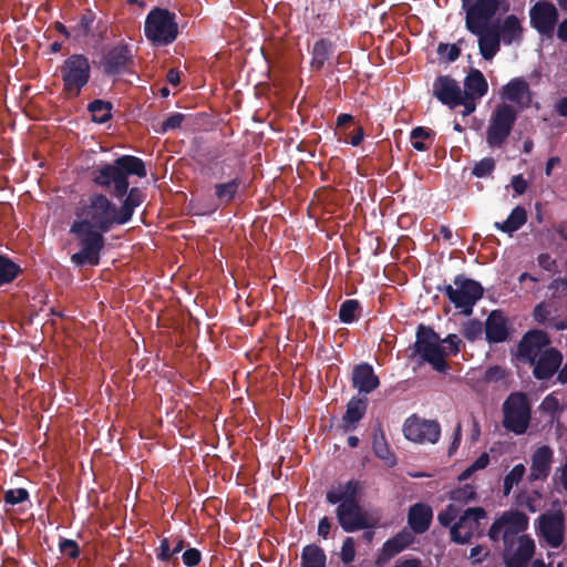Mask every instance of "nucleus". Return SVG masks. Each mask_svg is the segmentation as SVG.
<instances>
[{
	"instance_id": "1",
	"label": "nucleus",
	"mask_w": 567,
	"mask_h": 567,
	"mask_svg": "<svg viewBox=\"0 0 567 567\" xmlns=\"http://www.w3.org/2000/svg\"><path fill=\"white\" fill-rule=\"evenodd\" d=\"M145 198L146 193L136 186L121 200L120 206L106 194L92 193L75 207L74 221L106 234L116 226L128 224Z\"/></svg>"
},
{
	"instance_id": "2",
	"label": "nucleus",
	"mask_w": 567,
	"mask_h": 567,
	"mask_svg": "<svg viewBox=\"0 0 567 567\" xmlns=\"http://www.w3.org/2000/svg\"><path fill=\"white\" fill-rule=\"evenodd\" d=\"M130 176H147L145 163L134 155H122L112 163L93 166L90 172L92 183L109 192L113 198L124 199L134 187H130Z\"/></svg>"
},
{
	"instance_id": "3",
	"label": "nucleus",
	"mask_w": 567,
	"mask_h": 567,
	"mask_svg": "<svg viewBox=\"0 0 567 567\" xmlns=\"http://www.w3.org/2000/svg\"><path fill=\"white\" fill-rule=\"evenodd\" d=\"M496 13V3L491 4L487 0H482L470 10L468 17H465V28L478 37L480 53L485 60H492L501 47L502 40L496 27L489 25Z\"/></svg>"
},
{
	"instance_id": "4",
	"label": "nucleus",
	"mask_w": 567,
	"mask_h": 567,
	"mask_svg": "<svg viewBox=\"0 0 567 567\" xmlns=\"http://www.w3.org/2000/svg\"><path fill=\"white\" fill-rule=\"evenodd\" d=\"M409 358L413 360L419 358V364L429 363L433 370L440 373H446L450 369L444 359V352L441 344V337L431 326L419 324L415 333L414 343L409 347Z\"/></svg>"
},
{
	"instance_id": "5",
	"label": "nucleus",
	"mask_w": 567,
	"mask_h": 567,
	"mask_svg": "<svg viewBox=\"0 0 567 567\" xmlns=\"http://www.w3.org/2000/svg\"><path fill=\"white\" fill-rule=\"evenodd\" d=\"M69 233L74 237L79 247V251L71 256L72 264L76 267L100 265L101 254L105 247V233L74 220L70 225Z\"/></svg>"
},
{
	"instance_id": "6",
	"label": "nucleus",
	"mask_w": 567,
	"mask_h": 567,
	"mask_svg": "<svg viewBox=\"0 0 567 567\" xmlns=\"http://www.w3.org/2000/svg\"><path fill=\"white\" fill-rule=\"evenodd\" d=\"M176 13L165 8L152 9L144 22V34L155 47L172 44L178 37Z\"/></svg>"
},
{
	"instance_id": "7",
	"label": "nucleus",
	"mask_w": 567,
	"mask_h": 567,
	"mask_svg": "<svg viewBox=\"0 0 567 567\" xmlns=\"http://www.w3.org/2000/svg\"><path fill=\"white\" fill-rule=\"evenodd\" d=\"M439 291L443 292L456 309H461L465 316H471L473 307L483 297V286L464 275H457L453 279V285L437 286Z\"/></svg>"
},
{
	"instance_id": "8",
	"label": "nucleus",
	"mask_w": 567,
	"mask_h": 567,
	"mask_svg": "<svg viewBox=\"0 0 567 567\" xmlns=\"http://www.w3.org/2000/svg\"><path fill=\"white\" fill-rule=\"evenodd\" d=\"M63 92L69 97H78L91 79V63L83 53H73L59 68Z\"/></svg>"
},
{
	"instance_id": "9",
	"label": "nucleus",
	"mask_w": 567,
	"mask_h": 567,
	"mask_svg": "<svg viewBox=\"0 0 567 567\" xmlns=\"http://www.w3.org/2000/svg\"><path fill=\"white\" fill-rule=\"evenodd\" d=\"M530 413L527 395L523 392H513L503 403V426L516 435H522L529 426Z\"/></svg>"
},
{
	"instance_id": "10",
	"label": "nucleus",
	"mask_w": 567,
	"mask_h": 567,
	"mask_svg": "<svg viewBox=\"0 0 567 567\" xmlns=\"http://www.w3.org/2000/svg\"><path fill=\"white\" fill-rule=\"evenodd\" d=\"M101 68L104 75L117 76L122 74H133L135 59L132 48L125 41H120L107 47L101 55Z\"/></svg>"
},
{
	"instance_id": "11",
	"label": "nucleus",
	"mask_w": 567,
	"mask_h": 567,
	"mask_svg": "<svg viewBox=\"0 0 567 567\" xmlns=\"http://www.w3.org/2000/svg\"><path fill=\"white\" fill-rule=\"evenodd\" d=\"M517 120L516 109L507 103L496 106L486 130V143L489 147H502L509 137Z\"/></svg>"
},
{
	"instance_id": "12",
	"label": "nucleus",
	"mask_w": 567,
	"mask_h": 567,
	"mask_svg": "<svg viewBox=\"0 0 567 567\" xmlns=\"http://www.w3.org/2000/svg\"><path fill=\"white\" fill-rule=\"evenodd\" d=\"M528 527V517L519 511H507L501 517L494 520L488 530V537L492 542H498L501 536L503 544H509L519 538L520 533Z\"/></svg>"
},
{
	"instance_id": "13",
	"label": "nucleus",
	"mask_w": 567,
	"mask_h": 567,
	"mask_svg": "<svg viewBox=\"0 0 567 567\" xmlns=\"http://www.w3.org/2000/svg\"><path fill=\"white\" fill-rule=\"evenodd\" d=\"M486 518L483 507L467 508L456 523L451 526V539L456 544H468L474 536H482L481 519Z\"/></svg>"
},
{
	"instance_id": "14",
	"label": "nucleus",
	"mask_w": 567,
	"mask_h": 567,
	"mask_svg": "<svg viewBox=\"0 0 567 567\" xmlns=\"http://www.w3.org/2000/svg\"><path fill=\"white\" fill-rule=\"evenodd\" d=\"M245 167L244 156L234 150L213 156L205 166L208 174L219 181L226 177L230 179L236 175L241 176Z\"/></svg>"
},
{
	"instance_id": "15",
	"label": "nucleus",
	"mask_w": 567,
	"mask_h": 567,
	"mask_svg": "<svg viewBox=\"0 0 567 567\" xmlns=\"http://www.w3.org/2000/svg\"><path fill=\"white\" fill-rule=\"evenodd\" d=\"M558 19L559 12L550 1H537L529 9V23L543 37L554 35Z\"/></svg>"
},
{
	"instance_id": "16",
	"label": "nucleus",
	"mask_w": 567,
	"mask_h": 567,
	"mask_svg": "<svg viewBox=\"0 0 567 567\" xmlns=\"http://www.w3.org/2000/svg\"><path fill=\"white\" fill-rule=\"evenodd\" d=\"M550 337L546 331L528 330L517 344L516 357L525 364L533 363L546 348H550Z\"/></svg>"
},
{
	"instance_id": "17",
	"label": "nucleus",
	"mask_w": 567,
	"mask_h": 567,
	"mask_svg": "<svg viewBox=\"0 0 567 567\" xmlns=\"http://www.w3.org/2000/svg\"><path fill=\"white\" fill-rule=\"evenodd\" d=\"M535 554V542L527 535L504 544V567H527Z\"/></svg>"
},
{
	"instance_id": "18",
	"label": "nucleus",
	"mask_w": 567,
	"mask_h": 567,
	"mask_svg": "<svg viewBox=\"0 0 567 567\" xmlns=\"http://www.w3.org/2000/svg\"><path fill=\"white\" fill-rule=\"evenodd\" d=\"M406 440L416 443H436L441 436V426L437 421L422 420L416 416L406 419L403 425Z\"/></svg>"
},
{
	"instance_id": "19",
	"label": "nucleus",
	"mask_w": 567,
	"mask_h": 567,
	"mask_svg": "<svg viewBox=\"0 0 567 567\" xmlns=\"http://www.w3.org/2000/svg\"><path fill=\"white\" fill-rule=\"evenodd\" d=\"M336 516L340 527L346 533L370 528L368 514L360 505V502L341 503L336 508Z\"/></svg>"
},
{
	"instance_id": "20",
	"label": "nucleus",
	"mask_w": 567,
	"mask_h": 567,
	"mask_svg": "<svg viewBox=\"0 0 567 567\" xmlns=\"http://www.w3.org/2000/svg\"><path fill=\"white\" fill-rule=\"evenodd\" d=\"M539 535L551 548H558L564 540L565 516L560 509L546 512L538 518Z\"/></svg>"
},
{
	"instance_id": "21",
	"label": "nucleus",
	"mask_w": 567,
	"mask_h": 567,
	"mask_svg": "<svg viewBox=\"0 0 567 567\" xmlns=\"http://www.w3.org/2000/svg\"><path fill=\"white\" fill-rule=\"evenodd\" d=\"M563 363V354L557 348H546L535 362L529 363L533 367V377L538 381L550 380Z\"/></svg>"
},
{
	"instance_id": "22",
	"label": "nucleus",
	"mask_w": 567,
	"mask_h": 567,
	"mask_svg": "<svg viewBox=\"0 0 567 567\" xmlns=\"http://www.w3.org/2000/svg\"><path fill=\"white\" fill-rule=\"evenodd\" d=\"M106 27L102 19H97L92 9H84L74 25H72L73 38L76 41H83L87 38L102 37Z\"/></svg>"
},
{
	"instance_id": "23",
	"label": "nucleus",
	"mask_w": 567,
	"mask_h": 567,
	"mask_svg": "<svg viewBox=\"0 0 567 567\" xmlns=\"http://www.w3.org/2000/svg\"><path fill=\"white\" fill-rule=\"evenodd\" d=\"M485 339L489 343H501L508 339L511 327L502 310H492L484 324Z\"/></svg>"
},
{
	"instance_id": "24",
	"label": "nucleus",
	"mask_w": 567,
	"mask_h": 567,
	"mask_svg": "<svg viewBox=\"0 0 567 567\" xmlns=\"http://www.w3.org/2000/svg\"><path fill=\"white\" fill-rule=\"evenodd\" d=\"M433 95L444 105L455 107V102L463 95L458 83L450 75H439L433 83Z\"/></svg>"
},
{
	"instance_id": "25",
	"label": "nucleus",
	"mask_w": 567,
	"mask_h": 567,
	"mask_svg": "<svg viewBox=\"0 0 567 567\" xmlns=\"http://www.w3.org/2000/svg\"><path fill=\"white\" fill-rule=\"evenodd\" d=\"M503 100L517 104L519 107H528L532 102V92L528 82L523 78H514L502 89Z\"/></svg>"
},
{
	"instance_id": "26",
	"label": "nucleus",
	"mask_w": 567,
	"mask_h": 567,
	"mask_svg": "<svg viewBox=\"0 0 567 567\" xmlns=\"http://www.w3.org/2000/svg\"><path fill=\"white\" fill-rule=\"evenodd\" d=\"M352 386L359 393L369 394L380 385L379 377L374 373L371 364L362 362L357 364L352 370Z\"/></svg>"
},
{
	"instance_id": "27",
	"label": "nucleus",
	"mask_w": 567,
	"mask_h": 567,
	"mask_svg": "<svg viewBox=\"0 0 567 567\" xmlns=\"http://www.w3.org/2000/svg\"><path fill=\"white\" fill-rule=\"evenodd\" d=\"M336 51L334 43L328 38H320L310 51V70L312 72H321L326 65H329Z\"/></svg>"
},
{
	"instance_id": "28",
	"label": "nucleus",
	"mask_w": 567,
	"mask_h": 567,
	"mask_svg": "<svg viewBox=\"0 0 567 567\" xmlns=\"http://www.w3.org/2000/svg\"><path fill=\"white\" fill-rule=\"evenodd\" d=\"M432 519L433 511L427 504L416 503L410 506L408 512V525L413 535L425 533L430 528Z\"/></svg>"
},
{
	"instance_id": "29",
	"label": "nucleus",
	"mask_w": 567,
	"mask_h": 567,
	"mask_svg": "<svg viewBox=\"0 0 567 567\" xmlns=\"http://www.w3.org/2000/svg\"><path fill=\"white\" fill-rule=\"evenodd\" d=\"M553 462V450L548 445L538 447L532 455L529 481L545 480L549 475Z\"/></svg>"
},
{
	"instance_id": "30",
	"label": "nucleus",
	"mask_w": 567,
	"mask_h": 567,
	"mask_svg": "<svg viewBox=\"0 0 567 567\" xmlns=\"http://www.w3.org/2000/svg\"><path fill=\"white\" fill-rule=\"evenodd\" d=\"M361 483L357 480H350L344 484H338L337 487L329 489L326 494V501L329 504L353 503L359 501Z\"/></svg>"
},
{
	"instance_id": "31",
	"label": "nucleus",
	"mask_w": 567,
	"mask_h": 567,
	"mask_svg": "<svg viewBox=\"0 0 567 567\" xmlns=\"http://www.w3.org/2000/svg\"><path fill=\"white\" fill-rule=\"evenodd\" d=\"M368 399L365 396H352L347 404L346 413L342 416L341 427L344 432L353 431L357 424L365 415Z\"/></svg>"
},
{
	"instance_id": "32",
	"label": "nucleus",
	"mask_w": 567,
	"mask_h": 567,
	"mask_svg": "<svg viewBox=\"0 0 567 567\" xmlns=\"http://www.w3.org/2000/svg\"><path fill=\"white\" fill-rule=\"evenodd\" d=\"M243 184V177L237 175L227 182L216 183L214 185V196L219 203L218 206H227L233 203Z\"/></svg>"
},
{
	"instance_id": "33",
	"label": "nucleus",
	"mask_w": 567,
	"mask_h": 567,
	"mask_svg": "<svg viewBox=\"0 0 567 567\" xmlns=\"http://www.w3.org/2000/svg\"><path fill=\"white\" fill-rule=\"evenodd\" d=\"M488 91V83L478 69L472 68L464 79L463 95L481 100Z\"/></svg>"
},
{
	"instance_id": "34",
	"label": "nucleus",
	"mask_w": 567,
	"mask_h": 567,
	"mask_svg": "<svg viewBox=\"0 0 567 567\" xmlns=\"http://www.w3.org/2000/svg\"><path fill=\"white\" fill-rule=\"evenodd\" d=\"M415 540V536L406 528L400 530L396 535L389 538L382 546V555L385 558H392L411 546Z\"/></svg>"
},
{
	"instance_id": "35",
	"label": "nucleus",
	"mask_w": 567,
	"mask_h": 567,
	"mask_svg": "<svg viewBox=\"0 0 567 567\" xmlns=\"http://www.w3.org/2000/svg\"><path fill=\"white\" fill-rule=\"evenodd\" d=\"M496 31L499 33V38L504 44L509 45L523 39L524 29L520 20L515 14H508L505 17L502 24L496 28Z\"/></svg>"
},
{
	"instance_id": "36",
	"label": "nucleus",
	"mask_w": 567,
	"mask_h": 567,
	"mask_svg": "<svg viewBox=\"0 0 567 567\" xmlns=\"http://www.w3.org/2000/svg\"><path fill=\"white\" fill-rule=\"evenodd\" d=\"M527 221V212L523 206H516L506 220L499 223H495V228L503 233L512 234L518 230L522 226H524Z\"/></svg>"
},
{
	"instance_id": "37",
	"label": "nucleus",
	"mask_w": 567,
	"mask_h": 567,
	"mask_svg": "<svg viewBox=\"0 0 567 567\" xmlns=\"http://www.w3.org/2000/svg\"><path fill=\"white\" fill-rule=\"evenodd\" d=\"M326 563L327 556L320 546L309 544L302 548L300 567H326Z\"/></svg>"
},
{
	"instance_id": "38",
	"label": "nucleus",
	"mask_w": 567,
	"mask_h": 567,
	"mask_svg": "<svg viewBox=\"0 0 567 567\" xmlns=\"http://www.w3.org/2000/svg\"><path fill=\"white\" fill-rule=\"evenodd\" d=\"M372 449L375 456L379 457L380 460H383L389 466H394L396 464V458L394 454L391 452L385 440V435L381 430L379 431V433H374Z\"/></svg>"
},
{
	"instance_id": "39",
	"label": "nucleus",
	"mask_w": 567,
	"mask_h": 567,
	"mask_svg": "<svg viewBox=\"0 0 567 567\" xmlns=\"http://www.w3.org/2000/svg\"><path fill=\"white\" fill-rule=\"evenodd\" d=\"M113 104L104 100H94L89 103L87 111L91 113L92 121L104 124L112 118Z\"/></svg>"
},
{
	"instance_id": "40",
	"label": "nucleus",
	"mask_w": 567,
	"mask_h": 567,
	"mask_svg": "<svg viewBox=\"0 0 567 567\" xmlns=\"http://www.w3.org/2000/svg\"><path fill=\"white\" fill-rule=\"evenodd\" d=\"M21 272L22 269L18 264L0 254V286L12 282Z\"/></svg>"
},
{
	"instance_id": "41",
	"label": "nucleus",
	"mask_w": 567,
	"mask_h": 567,
	"mask_svg": "<svg viewBox=\"0 0 567 567\" xmlns=\"http://www.w3.org/2000/svg\"><path fill=\"white\" fill-rule=\"evenodd\" d=\"M361 305L355 299H347L340 305L339 320L343 323H352L358 319Z\"/></svg>"
},
{
	"instance_id": "42",
	"label": "nucleus",
	"mask_w": 567,
	"mask_h": 567,
	"mask_svg": "<svg viewBox=\"0 0 567 567\" xmlns=\"http://www.w3.org/2000/svg\"><path fill=\"white\" fill-rule=\"evenodd\" d=\"M525 471L526 470L523 464H516L509 471V473L505 475L504 481H503V488H504L505 495H508L511 493L512 488L522 481V478L525 474Z\"/></svg>"
},
{
	"instance_id": "43",
	"label": "nucleus",
	"mask_w": 567,
	"mask_h": 567,
	"mask_svg": "<svg viewBox=\"0 0 567 567\" xmlns=\"http://www.w3.org/2000/svg\"><path fill=\"white\" fill-rule=\"evenodd\" d=\"M476 497V492L473 485L465 484L464 486L456 487L450 492V499L461 504H466Z\"/></svg>"
},
{
	"instance_id": "44",
	"label": "nucleus",
	"mask_w": 567,
	"mask_h": 567,
	"mask_svg": "<svg viewBox=\"0 0 567 567\" xmlns=\"http://www.w3.org/2000/svg\"><path fill=\"white\" fill-rule=\"evenodd\" d=\"M430 136L431 132L423 126L413 128L410 135L413 148L421 152L427 150V146L423 140L429 138Z\"/></svg>"
},
{
	"instance_id": "45",
	"label": "nucleus",
	"mask_w": 567,
	"mask_h": 567,
	"mask_svg": "<svg viewBox=\"0 0 567 567\" xmlns=\"http://www.w3.org/2000/svg\"><path fill=\"white\" fill-rule=\"evenodd\" d=\"M495 169V161L492 157H484L480 162H477L473 169L472 174L478 178L487 177Z\"/></svg>"
},
{
	"instance_id": "46",
	"label": "nucleus",
	"mask_w": 567,
	"mask_h": 567,
	"mask_svg": "<svg viewBox=\"0 0 567 567\" xmlns=\"http://www.w3.org/2000/svg\"><path fill=\"white\" fill-rule=\"evenodd\" d=\"M29 499V492L25 488H14L4 492L3 501L7 505H18Z\"/></svg>"
},
{
	"instance_id": "47",
	"label": "nucleus",
	"mask_w": 567,
	"mask_h": 567,
	"mask_svg": "<svg viewBox=\"0 0 567 567\" xmlns=\"http://www.w3.org/2000/svg\"><path fill=\"white\" fill-rule=\"evenodd\" d=\"M184 120L185 115L183 113H173L162 122L161 128L157 131V133L166 134L169 131H175L182 126Z\"/></svg>"
},
{
	"instance_id": "48",
	"label": "nucleus",
	"mask_w": 567,
	"mask_h": 567,
	"mask_svg": "<svg viewBox=\"0 0 567 567\" xmlns=\"http://www.w3.org/2000/svg\"><path fill=\"white\" fill-rule=\"evenodd\" d=\"M550 315L551 310L549 309V306L546 305L545 302L536 305L533 311V317L535 321L540 324H547L548 327H550V320L555 318L550 317Z\"/></svg>"
},
{
	"instance_id": "49",
	"label": "nucleus",
	"mask_w": 567,
	"mask_h": 567,
	"mask_svg": "<svg viewBox=\"0 0 567 567\" xmlns=\"http://www.w3.org/2000/svg\"><path fill=\"white\" fill-rule=\"evenodd\" d=\"M59 550L71 559H76L80 556V547L73 539L61 538L59 542Z\"/></svg>"
},
{
	"instance_id": "50",
	"label": "nucleus",
	"mask_w": 567,
	"mask_h": 567,
	"mask_svg": "<svg viewBox=\"0 0 567 567\" xmlns=\"http://www.w3.org/2000/svg\"><path fill=\"white\" fill-rule=\"evenodd\" d=\"M460 343L461 340L456 334H449L446 338L441 339L444 358L449 355H456L460 351Z\"/></svg>"
},
{
	"instance_id": "51",
	"label": "nucleus",
	"mask_w": 567,
	"mask_h": 567,
	"mask_svg": "<svg viewBox=\"0 0 567 567\" xmlns=\"http://www.w3.org/2000/svg\"><path fill=\"white\" fill-rule=\"evenodd\" d=\"M505 378V371L499 365H492L487 368L483 375L482 381L485 383H497Z\"/></svg>"
},
{
	"instance_id": "52",
	"label": "nucleus",
	"mask_w": 567,
	"mask_h": 567,
	"mask_svg": "<svg viewBox=\"0 0 567 567\" xmlns=\"http://www.w3.org/2000/svg\"><path fill=\"white\" fill-rule=\"evenodd\" d=\"M437 53L440 55H443L446 53V61L447 62H454L456 61L461 55V49L456 43L449 44V43H440L437 45Z\"/></svg>"
},
{
	"instance_id": "53",
	"label": "nucleus",
	"mask_w": 567,
	"mask_h": 567,
	"mask_svg": "<svg viewBox=\"0 0 567 567\" xmlns=\"http://www.w3.org/2000/svg\"><path fill=\"white\" fill-rule=\"evenodd\" d=\"M482 332L483 326L478 320H470L464 326V337L470 341L478 339L482 336Z\"/></svg>"
},
{
	"instance_id": "54",
	"label": "nucleus",
	"mask_w": 567,
	"mask_h": 567,
	"mask_svg": "<svg viewBox=\"0 0 567 567\" xmlns=\"http://www.w3.org/2000/svg\"><path fill=\"white\" fill-rule=\"evenodd\" d=\"M539 408L544 413H547L551 416H554L556 413L560 411L559 401L553 394H548L547 396H545Z\"/></svg>"
},
{
	"instance_id": "55",
	"label": "nucleus",
	"mask_w": 567,
	"mask_h": 567,
	"mask_svg": "<svg viewBox=\"0 0 567 567\" xmlns=\"http://www.w3.org/2000/svg\"><path fill=\"white\" fill-rule=\"evenodd\" d=\"M457 514L458 508L454 504H450L445 511L439 514L437 519L442 526L447 527L455 520Z\"/></svg>"
},
{
	"instance_id": "56",
	"label": "nucleus",
	"mask_w": 567,
	"mask_h": 567,
	"mask_svg": "<svg viewBox=\"0 0 567 567\" xmlns=\"http://www.w3.org/2000/svg\"><path fill=\"white\" fill-rule=\"evenodd\" d=\"M354 557H355L354 540L352 537H347L343 540V544L341 547V560L344 564H350L353 561Z\"/></svg>"
},
{
	"instance_id": "57",
	"label": "nucleus",
	"mask_w": 567,
	"mask_h": 567,
	"mask_svg": "<svg viewBox=\"0 0 567 567\" xmlns=\"http://www.w3.org/2000/svg\"><path fill=\"white\" fill-rule=\"evenodd\" d=\"M175 555L173 553V548L171 549V544L168 538H162L159 542V546L156 549V558L161 561H169V559Z\"/></svg>"
},
{
	"instance_id": "58",
	"label": "nucleus",
	"mask_w": 567,
	"mask_h": 567,
	"mask_svg": "<svg viewBox=\"0 0 567 567\" xmlns=\"http://www.w3.org/2000/svg\"><path fill=\"white\" fill-rule=\"evenodd\" d=\"M183 564L187 567H195L200 563L202 554L197 548H187L182 556Z\"/></svg>"
},
{
	"instance_id": "59",
	"label": "nucleus",
	"mask_w": 567,
	"mask_h": 567,
	"mask_svg": "<svg viewBox=\"0 0 567 567\" xmlns=\"http://www.w3.org/2000/svg\"><path fill=\"white\" fill-rule=\"evenodd\" d=\"M476 101H477V99L470 97V100H468V96L462 95L455 102V107L458 105H462L464 107L463 115L467 116L476 110Z\"/></svg>"
},
{
	"instance_id": "60",
	"label": "nucleus",
	"mask_w": 567,
	"mask_h": 567,
	"mask_svg": "<svg viewBox=\"0 0 567 567\" xmlns=\"http://www.w3.org/2000/svg\"><path fill=\"white\" fill-rule=\"evenodd\" d=\"M539 267L547 271H553L556 267V260L551 258L549 254H540L537 257Z\"/></svg>"
},
{
	"instance_id": "61",
	"label": "nucleus",
	"mask_w": 567,
	"mask_h": 567,
	"mask_svg": "<svg viewBox=\"0 0 567 567\" xmlns=\"http://www.w3.org/2000/svg\"><path fill=\"white\" fill-rule=\"evenodd\" d=\"M549 288L567 299V279L556 278L550 282Z\"/></svg>"
},
{
	"instance_id": "62",
	"label": "nucleus",
	"mask_w": 567,
	"mask_h": 567,
	"mask_svg": "<svg viewBox=\"0 0 567 567\" xmlns=\"http://www.w3.org/2000/svg\"><path fill=\"white\" fill-rule=\"evenodd\" d=\"M512 187L517 195H523L527 189V182L523 175H516L512 178Z\"/></svg>"
},
{
	"instance_id": "63",
	"label": "nucleus",
	"mask_w": 567,
	"mask_h": 567,
	"mask_svg": "<svg viewBox=\"0 0 567 567\" xmlns=\"http://www.w3.org/2000/svg\"><path fill=\"white\" fill-rule=\"evenodd\" d=\"M331 530V522L329 517L323 516L320 518L318 524V535L323 539H327Z\"/></svg>"
},
{
	"instance_id": "64",
	"label": "nucleus",
	"mask_w": 567,
	"mask_h": 567,
	"mask_svg": "<svg viewBox=\"0 0 567 567\" xmlns=\"http://www.w3.org/2000/svg\"><path fill=\"white\" fill-rule=\"evenodd\" d=\"M393 567H423L422 561L417 557L399 559Z\"/></svg>"
}]
</instances>
